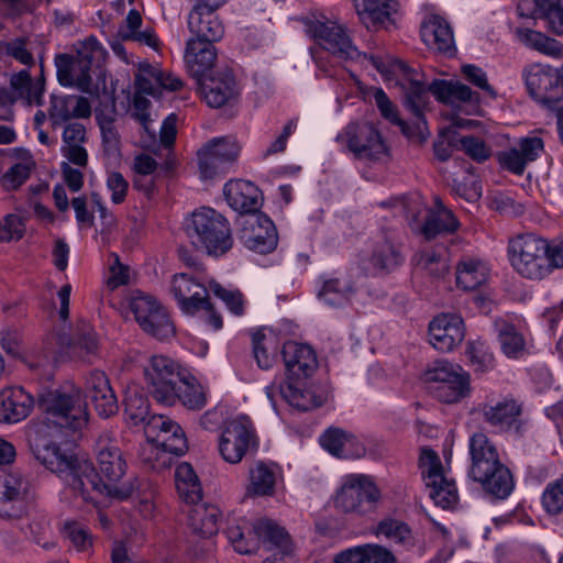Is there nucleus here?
Returning <instances> with one entry per match:
<instances>
[{
  "label": "nucleus",
  "instance_id": "obj_1",
  "mask_svg": "<svg viewBox=\"0 0 563 563\" xmlns=\"http://www.w3.org/2000/svg\"><path fill=\"white\" fill-rule=\"evenodd\" d=\"M507 256L520 277L542 280L563 267V241L531 231L520 232L509 238Z\"/></svg>",
  "mask_w": 563,
  "mask_h": 563
},
{
  "label": "nucleus",
  "instance_id": "obj_2",
  "mask_svg": "<svg viewBox=\"0 0 563 563\" xmlns=\"http://www.w3.org/2000/svg\"><path fill=\"white\" fill-rule=\"evenodd\" d=\"M63 481L76 496L81 497L85 503L93 505L99 503V498L102 496L124 500L137 492L141 514L145 517L153 514V492L150 490L147 484H141L137 478L122 485L102 483L93 464L88 460H79L75 463Z\"/></svg>",
  "mask_w": 563,
  "mask_h": 563
},
{
  "label": "nucleus",
  "instance_id": "obj_3",
  "mask_svg": "<svg viewBox=\"0 0 563 563\" xmlns=\"http://www.w3.org/2000/svg\"><path fill=\"white\" fill-rule=\"evenodd\" d=\"M38 406L48 427L77 432L88 424L87 402L81 388L74 384L68 383L43 393Z\"/></svg>",
  "mask_w": 563,
  "mask_h": 563
},
{
  "label": "nucleus",
  "instance_id": "obj_4",
  "mask_svg": "<svg viewBox=\"0 0 563 563\" xmlns=\"http://www.w3.org/2000/svg\"><path fill=\"white\" fill-rule=\"evenodd\" d=\"M144 434L147 440V461L155 470L169 467L173 456H179L187 451V440L180 426L163 415L151 416L145 426Z\"/></svg>",
  "mask_w": 563,
  "mask_h": 563
},
{
  "label": "nucleus",
  "instance_id": "obj_5",
  "mask_svg": "<svg viewBox=\"0 0 563 563\" xmlns=\"http://www.w3.org/2000/svg\"><path fill=\"white\" fill-rule=\"evenodd\" d=\"M369 63L386 80L395 79L402 86L406 104L417 119L415 129L421 132V125L424 123L422 112L427 104L428 93L431 92L430 85L427 87L418 70L391 56L371 55Z\"/></svg>",
  "mask_w": 563,
  "mask_h": 563
},
{
  "label": "nucleus",
  "instance_id": "obj_6",
  "mask_svg": "<svg viewBox=\"0 0 563 563\" xmlns=\"http://www.w3.org/2000/svg\"><path fill=\"white\" fill-rule=\"evenodd\" d=\"M187 234L192 245L210 256H222L233 246L228 220L211 208H201L191 214Z\"/></svg>",
  "mask_w": 563,
  "mask_h": 563
},
{
  "label": "nucleus",
  "instance_id": "obj_7",
  "mask_svg": "<svg viewBox=\"0 0 563 563\" xmlns=\"http://www.w3.org/2000/svg\"><path fill=\"white\" fill-rule=\"evenodd\" d=\"M229 542L240 554H251L261 544L272 551L279 550L287 553L290 549V539L286 530L271 519L262 518L253 526L234 523L225 531Z\"/></svg>",
  "mask_w": 563,
  "mask_h": 563
},
{
  "label": "nucleus",
  "instance_id": "obj_8",
  "mask_svg": "<svg viewBox=\"0 0 563 563\" xmlns=\"http://www.w3.org/2000/svg\"><path fill=\"white\" fill-rule=\"evenodd\" d=\"M355 158L369 163H385L390 148L378 128L371 122H351L336 136Z\"/></svg>",
  "mask_w": 563,
  "mask_h": 563
},
{
  "label": "nucleus",
  "instance_id": "obj_9",
  "mask_svg": "<svg viewBox=\"0 0 563 563\" xmlns=\"http://www.w3.org/2000/svg\"><path fill=\"white\" fill-rule=\"evenodd\" d=\"M424 380L434 398L444 404H456L471 393L470 375L460 365L435 362L424 372Z\"/></svg>",
  "mask_w": 563,
  "mask_h": 563
},
{
  "label": "nucleus",
  "instance_id": "obj_10",
  "mask_svg": "<svg viewBox=\"0 0 563 563\" xmlns=\"http://www.w3.org/2000/svg\"><path fill=\"white\" fill-rule=\"evenodd\" d=\"M529 93L556 114L558 132L563 137V75L551 66H532L526 73Z\"/></svg>",
  "mask_w": 563,
  "mask_h": 563
},
{
  "label": "nucleus",
  "instance_id": "obj_11",
  "mask_svg": "<svg viewBox=\"0 0 563 563\" xmlns=\"http://www.w3.org/2000/svg\"><path fill=\"white\" fill-rule=\"evenodd\" d=\"M143 375L153 399L166 406L175 404V388L185 375L177 362L166 355H152L143 366Z\"/></svg>",
  "mask_w": 563,
  "mask_h": 563
},
{
  "label": "nucleus",
  "instance_id": "obj_12",
  "mask_svg": "<svg viewBox=\"0 0 563 563\" xmlns=\"http://www.w3.org/2000/svg\"><path fill=\"white\" fill-rule=\"evenodd\" d=\"M379 498V489L367 476L350 475L336 492L333 504L343 514L364 516L374 511Z\"/></svg>",
  "mask_w": 563,
  "mask_h": 563
},
{
  "label": "nucleus",
  "instance_id": "obj_13",
  "mask_svg": "<svg viewBox=\"0 0 563 563\" xmlns=\"http://www.w3.org/2000/svg\"><path fill=\"white\" fill-rule=\"evenodd\" d=\"M303 25L305 32L333 57L340 60H354L362 57L341 24L330 20L306 19ZM363 58L368 57L363 55Z\"/></svg>",
  "mask_w": 563,
  "mask_h": 563
},
{
  "label": "nucleus",
  "instance_id": "obj_14",
  "mask_svg": "<svg viewBox=\"0 0 563 563\" xmlns=\"http://www.w3.org/2000/svg\"><path fill=\"white\" fill-rule=\"evenodd\" d=\"M419 467L426 486L430 489L429 495L435 505L443 509L455 506L459 500L457 490L454 482L445 477L438 453L432 449L422 448Z\"/></svg>",
  "mask_w": 563,
  "mask_h": 563
},
{
  "label": "nucleus",
  "instance_id": "obj_15",
  "mask_svg": "<svg viewBox=\"0 0 563 563\" xmlns=\"http://www.w3.org/2000/svg\"><path fill=\"white\" fill-rule=\"evenodd\" d=\"M257 437L252 421L241 416L229 421L219 439V452L231 464L240 463L243 457L257 448Z\"/></svg>",
  "mask_w": 563,
  "mask_h": 563
},
{
  "label": "nucleus",
  "instance_id": "obj_16",
  "mask_svg": "<svg viewBox=\"0 0 563 563\" xmlns=\"http://www.w3.org/2000/svg\"><path fill=\"white\" fill-rule=\"evenodd\" d=\"M201 97L211 108H221L234 101L240 86L233 71L228 67L217 69L196 80Z\"/></svg>",
  "mask_w": 563,
  "mask_h": 563
},
{
  "label": "nucleus",
  "instance_id": "obj_17",
  "mask_svg": "<svg viewBox=\"0 0 563 563\" xmlns=\"http://www.w3.org/2000/svg\"><path fill=\"white\" fill-rule=\"evenodd\" d=\"M240 145L233 137L224 136L209 141L199 152L198 161L203 178H212L223 173L228 165L236 161Z\"/></svg>",
  "mask_w": 563,
  "mask_h": 563
},
{
  "label": "nucleus",
  "instance_id": "obj_18",
  "mask_svg": "<svg viewBox=\"0 0 563 563\" xmlns=\"http://www.w3.org/2000/svg\"><path fill=\"white\" fill-rule=\"evenodd\" d=\"M30 490L31 482L21 471L0 476V518H20L24 514V499Z\"/></svg>",
  "mask_w": 563,
  "mask_h": 563
},
{
  "label": "nucleus",
  "instance_id": "obj_19",
  "mask_svg": "<svg viewBox=\"0 0 563 563\" xmlns=\"http://www.w3.org/2000/svg\"><path fill=\"white\" fill-rule=\"evenodd\" d=\"M240 239L249 250L260 254L271 253L278 242L276 228L264 213H253L244 220Z\"/></svg>",
  "mask_w": 563,
  "mask_h": 563
},
{
  "label": "nucleus",
  "instance_id": "obj_20",
  "mask_svg": "<svg viewBox=\"0 0 563 563\" xmlns=\"http://www.w3.org/2000/svg\"><path fill=\"white\" fill-rule=\"evenodd\" d=\"M95 453L100 473L108 481L107 484L120 485L119 481L125 475L128 464L111 432L99 435Z\"/></svg>",
  "mask_w": 563,
  "mask_h": 563
},
{
  "label": "nucleus",
  "instance_id": "obj_21",
  "mask_svg": "<svg viewBox=\"0 0 563 563\" xmlns=\"http://www.w3.org/2000/svg\"><path fill=\"white\" fill-rule=\"evenodd\" d=\"M465 327L462 317L454 313H441L429 324V342L440 352H450L462 343Z\"/></svg>",
  "mask_w": 563,
  "mask_h": 563
},
{
  "label": "nucleus",
  "instance_id": "obj_22",
  "mask_svg": "<svg viewBox=\"0 0 563 563\" xmlns=\"http://www.w3.org/2000/svg\"><path fill=\"white\" fill-rule=\"evenodd\" d=\"M84 390L101 418H109L119 411L118 399L107 374L93 369L85 377Z\"/></svg>",
  "mask_w": 563,
  "mask_h": 563
},
{
  "label": "nucleus",
  "instance_id": "obj_23",
  "mask_svg": "<svg viewBox=\"0 0 563 563\" xmlns=\"http://www.w3.org/2000/svg\"><path fill=\"white\" fill-rule=\"evenodd\" d=\"M169 291L180 310L189 316H196L198 307L209 296L206 285L187 273L175 274L172 277Z\"/></svg>",
  "mask_w": 563,
  "mask_h": 563
},
{
  "label": "nucleus",
  "instance_id": "obj_24",
  "mask_svg": "<svg viewBox=\"0 0 563 563\" xmlns=\"http://www.w3.org/2000/svg\"><path fill=\"white\" fill-rule=\"evenodd\" d=\"M517 11L522 18L542 20L549 33L563 34L562 0H520Z\"/></svg>",
  "mask_w": 563,
  "mask_h": 563
},
{
  "label": "nucleus",
  "instance_id": "obj_25",
  "mask_svg": "<svg viewBox=\"0 0 563 563\" xmlns=\"http://www.w3.org/2000/svg\"><path fill=\"white\" fill-rule=\"evenodd\" d=\"M288 380L299 382L308 378L317 368L314 351L306 344L286 342L282 350Z\"/></svg>",
  "mask_w": 563,
  "mask_h": 563
},
{
  "label": "nucleus",
  "instance_id": "obj_26",
  "mask_svg": "<svg viewBox=\"0 0 563 563\" xmlns=\"http://www.w3.org/2000/svg\"><path fill=\"white\" fill-rule=\"evenodd\" d=\"M34 408V398L21 386L0 390V422L16 423L27 418Z\"/></svg>",
  "mask_w": 563,
  "mask_h": 563
},
{
  "label": "nucleus",
  "instance_id": "obj_27",
  "mask_svg": "<svg viewBox=\"0 0 563 563\" xmlns=\"http://www.w3.org/2000/svg\"><path fill=\"white\" fill-rule=\"evenodd\" d=\"M187 24L189 32L192 34L190 40L217 43L224 35V24L214 9L194 5L188 15Z\"/></svg>",
  "mask_w": 563,
  "mask_h": 563
},
{
  "label": "nucleus",
  "instance_id": "obj_28",
  "mask_svg": "<svg viewBox=\"0 0 563 563\" xmlns=\"http://www.w3.org/2000/svg\"><path fill=\"white\" fill-rule=\"evenodd\" d=\"M58 341L67 352L77 358L91 362L99 353V339L93 328L81 322L77 325L74 334L60 333Z\"/></svg>",
  "mask_w": 563,
  "mask_h": 563
},
{
  "label": "nucleus",
  "instance_id": "obj_29",
  "mask_svg": "<svg viewBox=\"0 0 563 563\" xmlns=\"http://www.w3.org/2000/svg\"><path fill=\"white\" fill-rule=\"evenodd\" d=\"M471 467L470 476H486L487 472L501 463L499 453L493 441L483 432H476L470 438Z\"/></svg>",
  "mask_w": 563,
  "mask_h": 563
},
{
  "label": "nucleus",
  "instance_id": "obj_30",
  "mask_svg": "<svg viewBox=\"0 0 563 563\" xmlns=\"http://www.w3.org/2000/svg\"><path fill=\"white\" fill-rule=\"evenodd\" d=\"M217 57L214 43L190 38L187 41L184 60L188 71L196 80L212 73Z\"/></svg>",
  "mask_w": 563,
  "mask_h": 563
},
{
  "label": "nucleus",
  "instance_id": "obj_31",
  "mask_svg": "<svg viewBox=\"0 0 563 563\" xmlns=\"http://www.w3.org/2000/svg\"><path fill=\"white\" fill-rule=\"evenodd\" d=\"M55 64L57 68V79L62 86L74 87L86 93L91 92V74L96 73L92 68L68 54L58 55Z\"/></svg>",
  "mask_w": 563,
  "mask_h": 563
},
{
  "label": "nucleus",
  "instance_id": "obj_32",
  "mask_svg": "<svg viewBox=\"0 0 563 563\" xmlns=\"http://www.w3.org/2000/svg\"><path fill=\"white\" fill-rule=\"evenodd\" d=\"M420 35L430 49L450 55L455 51L452 29L446 20L438 14H428L423 19Z\"/></svg>",
  "mask_w": 563,
  "mask_h": 563
},
{
  "label": "nucleus",
  "instance_id": "obj_33",
  "mask_svg": "<svg viewBox=\"0 0 563 563\" xmlns=\"http://www.w3.org/2000/svg\"><path fill=\"white\" fill-rule=\"evenodd\" d=\"M223 194L229 206L240 213H258L262 206L261 190L251 181L231 180L225 184Z\"/></svg>",
  "mask_w": 563,
  "mask_h": 563
},
{
  "label": "nucleus",
  "instance_id": "obj_34",
  "mask_svg": "<svg viewBox=\"0 0 563 563\" xmlns=\"http://www.w3.org/2000/svg\"><path fill=\"white\" fill-rule=\"evenodd\" d=\"M91 107L87 98L81 96H52L48 117L53 126L59 125L73 118H89Z\"/></svg>",
  "mask_w": 563,
  "mask_h": 563
},
{
  "label": "nucleus",
  "instance_id": "obj_35",
  "mask_svg": "<svg viewBox=\"0 0 563 563\" xmlns=\"http://www.w3.org/2000/svg\"><path fill=\"white\" fill-rule=\"evenodd\" d=\"M354 5L361 22L368 30L384 26L397 11L396 0H354Z\"/></svg>",
  "mask_w": 563,
  "mask_h": 563
},
{
  "label": "nucleus",
  "instance_id": "obj_36",
  "mask_svg": "<svg viewBox=\"0 0 563 563\" xmlns=\"http://www.w3.org/2000/svg\"><path fill=\"white\" fill-rule=\"evenodd\" d=\"M36 460L47 470L55 473L64 479L70 470L80 459L60 445L48 442L38 446L35 451Z\"/></svg>",
  "mask_w": 563,
  "mask_h": 563
},
{
  "label": "nucleus",
  "instance_id": "obj_37",
  "mask_svg": "<svg viewBox=\"0 0 563 563\" xmlns=\"http://www.w3.org/2000/svg\"><path fill=\"white\" fill-rule=\"evenodd\" d=\"M489 276L488 266L481 260L465 256L455 267V282L457 288L473 291L484 285Z\"/></svg>",
  "mask_w": 563,
  "mask_h": 563
},
{
  "label": "nucleus",
  "instance_id": "obj_38",
  "mask_svg": "<svg viewBox=\"0 0 563 563\" xmlns=\"http://www.w3.org/2000/svg\"><path fill=\"white\" fill-rule=\"evenodd\" d=\"M320 444L324 450L339 457L361 456L364 446L357 439L339 428H329L321 437Z\"/></svg>",
  "mask_w": 563,
  "mask_h": 563
},
{
  "label": "nucleus",
  "instance_id": "obj_39",
  "mask_svg": "<svg viewBox=\"0 0 563 563\" xmlns=\"http://www.w3.org/2000/svg\"><path fill=\"white\" fill-rule=\"evenodd\" d=\"M402 260L401 245L395 233H383L374 245L371 257L373 265L379 269H394Z\"/></svg>",
  "mask_w": 563,
  "mask_h": 563
},
{
  "label": "nucleus",
  "instance_id": "obj_40",
  "mask_svg": "<svg viewBox=\"0 0 563 563\" xmlns=\"http://www.w3.org/2000/svg\"><path fill=\"white\" fill-rule=\"evenodd\" d=\"M474 481L479 483L487 494L497 499L507 498L514 489L512 475L503 463L492 467L486 476L476 477Z\"/></svg>",
  "mask_w": 563,
  "mask_h": 563
},
{
  "label": "nucleus",
  "instance_id": "obj_41",
  "mask_svg": "<svg viewBox=\"0 0 563 563\" xmlns=\"http://www.w3.org/2000/svg\"><path fill=\"white\" fill-rule=\"evenodd\" d=\"M277 477V465L258 461L250 468L247 490L255 496H273Z\"/></svg>",
  "mask_w": 563,
  "mask_h": 563
},
{
  "label": "nucleus",
  "instance_id": "obj_42",
  "mask_svg": "<svg viewBox=\"0 0 563 563\" xmlns=\"http://www.w3.org/2000/svg\"><path fill=\"white\" fill-rule=\"evenodd\" d=\"M482 413L487 423L505 430L517 422L521 413V406L514 399H505L495 406L484 405Z\"/></svg>",
  "mask_w": 563,
  "mask_h": 563
},
{
  "label": "nucleus",
  "instance_id": "obj_43",
  "mask_svg": "<svg viewBox=\"0 0 563 563\" xmlns=\"http://www.w3.org/2000/svg\"><path fill=\"white\" fill-rule=\"evenodd\" d=\"M431 92L442 102L462 101L474 106L479 103V96L460 81L434 80L430 84Z\"/></svg>",
  "mask_w": 563,
  "mask_h": 563
},
{
  "label": "nucleus",
  "instance_id": "obj_44",
  "mask_svg": "<svg viewBox=\"0 0 563 563\" xmlns=\"http://www.w3.org/2000/svg\"><path fill=\"white\" fill-rule=\"evenodd\" d=\"M265 391L273 405L276 404V396L279 395L291 407L302 411L313 406L310 393L301 389L292 380L280 385L273 383L266 387Z\"/></svg>",
  "mask_w": 563,
  "mask_h": 563
},
{
  "label": "nucleus",
  "instance_id": "obj_45",
  "mask_svg": "<svg viewBox=\"0 0 563 563\" xmlns=\"http://www.w3.org/2000/svg\"><path fill=\"white\" fill-rule=\"evenodd\" d=\"M355 294L354 285L347 279L336 277L323 280L318 298L331 307H343L351 302Z\"/></svg>",
  "mask_w": 563,
  "mask_h": 563
},
{
  "label": "nucleus",
  "instance_id": "obj_46",
  "mask_svg": "<svg viewBox=\"0 0 563 563\" xmlns=\"http://www.w3.org/2000/svg\"><path fill=\"white\" fill-rule=\"evenodd\" d=\"M459 227L460 222L452 211L437 201V208L428 214L421 232L427 240H431L440 233H453Z\"/></svg>",
  "mask_w": 563,
  "mask_h": 563
},
{
  "label": "nucleus",
  "instance_id": "obj_47",
  "mask_svg": "<svg viewBox=\"0 0 563 563\" xmlns=\"http://www.w3.org/2000/svg\"><path fill=\"white\" fill-rule=\"evenodd\" d=\"M175 485L179 497L188 504H197L202 497V487L192 466L180 463L175 471Z\"/></svg>",
  "mask_w": 563,
  "mask_h": 563
},
{
  "label": "nucleus",
  "instance_id": "obj_48",
  "mask_svg": "<svg viewBox=\"0 0 563 563\" xmlns=\"http://www.w3.org/2000/svg\"><path fill=\"white\" fill-rule=\"evenodd\" d=\"M16 159L9 170L1 177V185L5 190H15L21 187L30 177L35 163L29 151L23 148L13 150Z\"/></svg>",
  "mask_w": 563,
  "mask_h": 563
},
{
  "label": "nucleus",
  "instance_id": "obj_49",
  "mask_svg": "<svg viewBox=\"0 0 563 563\" xmlns=\"http://www.w3.org/2000/svg\"><path fill=\"white\" fill-rule=\"evenodd\" d=\"M219 509L211 505H195L188 514L192 531L203 538H210L218 532Z\"/></svg>",
  "mask_w": 563,
  "mask_h": 563
},
{
  "label": "nucleus",
  "instance_id": "obj_50",
  "mask_svg": "<svg viewBox=\"0 0 563 563\" xmlns=\"http://www.w3.org/2000/svg\"><path fill=\"white\" fill-rule=\"evenodd\" d=\"M375 533L377 537H385L395 545L409 550L415 547V537L411 529L404 521L385 518L378 522Z\"/></svg>",
  "mask_w": 563,
  "mask_h": 563
},
{
  "label": "nucleus",
  "instance_id": "obj_51",
  "mask_svg": "<svg viewBox=\"0 0 563 563\" xmlns=\"http://www.w3.org/2000/svg\"><path fill=\"white\" fill-rule=\"evenodd\" d=\"M175 389V402L178 400L188 409L200 410L207 404L203 386L192 376L184 375Z\"/></svg>",
  "mask_w": 563,
  "mask_h": 563
},
{
  "label": "nucleus",
  "instance_id": "obj_52",
  "mask_svg": "<svg viewBox=\"0 0 563 563\" xmlns=\"http://www.w3.org/2000/svg\"><path fill=\"white\" fill-rule=\"evenodd\" d=\"M518 34L520 40L532 49L554 58L561 57L563 46L560 41L534 30L518 31Z\"/></svg>",
  "mask_w": 563,
  "mask_h": 563
},
{
  "label": "nucleus",
  "instance_id": "obj_53",
  "mask_svg": "<svg viewBox=\"0 0 563 563\" xmlns=\"http://www.w3.org/2000/svg\"><path fill=\"white\" fill-rule=\"evenodd\" d=\"M74 47L76 53L74 57L95 71L101 67L107 56L106 51L93 36L77 42Z\"/></svg>",
  "mask_w": 563,
  "mask_h": 563
},
{
  "label": "nucleus",
  "instance_id": "obj_54",
  "mask_svg": "<svg viewBox=\"0 0 563 563\" xmlns=\"http://www.w3.org/2000/svg\"><path fill=\"white\" fill-rule=\"evenodd\" d=\"M412 262L416 267L435 277L442 276L449 268L443 251L421 250L415 254Z\"/></svg>",
  "mask_w": 563,
  "mask_h": 563
},
{
  "label": "nucleus",
  "instance_id": "obj_55",
  "mask_svg": "<svg viewBox=\"0 0 563 563\" xmlns=\"http://www.w3.org/2000/svg\"><path fill=\"white\" fill-rule=\"evenodd\" d=\"M466 354L474 371L485 373L495 366L494 355L485 341L476 340L467 344Z\"/></svg>",
  "mask_w": 563,
  "mask_h": 563
},
{
  "label": "nucleus",
  "instance_id": "obj_56",
  "mask_svg": "<svg viewBox=\"0 0 563 563\" xmlns=\"http://www.w3.org/2000/svg\"><path fill=\"white\" fill-rule=\"evenodd\" d=\"M373 98L375 100V103L377 108L380 111V114L388 121H390L394 124H397L400 126L401 132L408 136L413 137L415 132L413 130L398 117L397 109L395 104L390 101V99L387 97V95L380 88H375L373 92Z\"/></svg>",
  "mask_w": 563,
  "mask_h": 563
},
{
  "label": "nucleus",
  "instance_id": "obj_57",
  "mask_svg": "<svg viewBox=\"0 0 563 563\" xmlns=\"http://www.w3.org/2000/svg\"><path fill=\"white\" fill-rule=\"evenodd\" d=\"M499 341L504 353L508 357H520L525 352V340L514 325L501 322L499 324Z\"/></svg>",
  "mask_w": 563,
  "mask_h": 563
},
{
  "label": "nucleus",
  "instance_id": "obj_58",
  "mask_svg": "<svg viewBox=\"0 0 563 563\" xmlns=\"http://www.w3.org/2000/svg\"><path fill=\"white\" fill-rule=\"evenodd\" d=\"M141 328L158 340H166L175 333L174 324L164 307L156 310Z\"/></svg>",
  "mask_w": 563,
  "mask_h": 563
},
{
  "label": "nucleus",
  "instance_id": "obj_59",
  "mask_svg": "<svg viewBox=\"0 0 563 563\" xmlns=\"http://www.w3.org/2000/svg\"><path fill=\"white\" fill-rule=\"evenodd\" d=\"M210 290L221 299L233 314L240 317L245 312V299L238 289H227L214 280L208 283Z\"/></svg>",
  "mask_w": 563,
  "mask_h": 563
},
{
  "label": "nucleus",
  "instance_id": "obj_60",
  "mask_svg": "<svg viewBox=\"0 0 563 563\" xmlns=\"http://www.w3.org/2000/svg\"><path fill=\"white\" fill-rule=\"evenodd\" d=\"M0 53L8 55L23 65L32 66L34 57L29 48V40L25 37H18L10 42L0 43Z\"/></svg>",
  "mask_w": 563,
  "mask_h": 563
},
{
  "label": "nucleus",
  "instance_id": "obj_61",
  "mask_svg": "<svg viewBox=\"0 0 563 563\" xmlns=\"http://www.w3.org/2000/svg\"><path fill=\"white\" fill-rule=\"evenodd\" d=\"M135 320L142 327L162 306L150 295L139 294L130 303Z\"/></svg>",
  "mask_w": 563,
  "mask_h": 563
},
{
  "label": "nucleus",
  "instance_id": "obj_62",
  "mask_svg": "<svg viewBox=\"0 0 563 563\" xmlns=\"http://www.w3.org/2000/svg\"><path fill=\"white\" fill-rule=\"evenodd\" d=\"M462 150L470 158L476 163H484L492 156V148L486 142L476 136H463L459 141Z\"/></svg>",
  "mask_w": 563,
  "mask_h": 563
},
{
  "label": "nucleus",
  "instance_id": "obj_63",
  "mask_svg": "<svg viewBox=\"0 0 563 563\" xmlns=\"http://www.w3.org/2000/svg\"><path fill=\"white\" fill-rule=\"evenodd\" d=\"M542 505L549 515L556 516L561 514L563 510L562 479H555L545 487L542 496Z\"/></svg>",
  "mask_w": 563,
  "mask_h": 563
},
{
  "label": "nucleus",
  "instance_id": "obj_64",
  "mask_svg": "<svg viewBox=\"0 0 563 563\" xmlns=\"http://www.w3.org/2000/svg\"><path fill=\"white\" fill-rule=\"evenodd\" d=\"M158 67L151 64H141L135 76V91L145 95H155L157 85Z\"/></svg>",
  "mask_w": 563,
  "mask_h": 563
}]
</instances>
